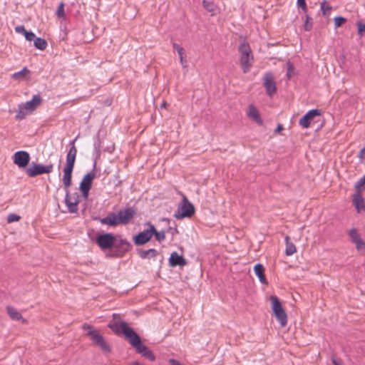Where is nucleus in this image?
<instances>
[{"mask_svg":"<svg viewBox=\"0 0 365 365\" xmlns=\"http://www.w3.org/2000/svg\"><path fill=\"white\" fill-rule=\"evenodd\" d=\"M99 147H100V146H99V145H98V144H97V143H95V144H94V148H95V149H96V150L99 149Z\"/></svg>","mask_w":365,"mask_h":365,"instance_id":"nucleus-48","label":"nucleus"},{"mask_svg":"<svg viewBox=\"0 0 365 365\" xmlns=\"http://www.w3.org/2000/svg\"><path fill=\"white\" fill-rule=\"evenodd\" d=\"M96 177L94 171L86 174L80 183V190L85 200L88 198L89 191L92 186V182Z\"/></svg>","mask_w":365,"mask_h":365,"instance_id":"nucleus-10","label":"nucleus"},{"mask_svg":"<svg viewBox=\"0 0 365 365\" xmlns=\"http://www.w3.org/2000/svg\"><path fill=\"white\" fill-rule=\"evenodd\" d=\"M180 61L183 68L187 67V61L185 58V55L183 56H179Z\"/></svg>","mask_w":365,"mask_h":365,"instance_id":"nucleus-41","label":"nucleus"},{"mask_svg":"<svg viewBox=\"0 0 365 365\" xmlns=\"http://www.w3.org/2000/svg\"><path fill=\"white\" fill-rule=\"evenodd\" d=\"M352 202L358 212L365 210V202L361 193L354 192L352 197Z\"/></svg>","mask_w":365,"mask_h":365,"instance_id":"nucleus-17","label":"nucleus"},{"mask_svg":"<svg viewBox=\"0 0 365 365\" xmlns=\"http://www.w3.org/2000/svg\"><path fill=\"white\" fill-rule=\"evenodd\" d=\"M240 62L244 73L249 72L254 63V56L247 42L242 41L238 47Z\"/></svg>","mask_w":365,"mask_h":365,"instance_id":"nucleus-4","label":"nucleus"},{"mask_svg":"<svg viewBox=\"0 0 365 365\" xmlns=\"http://www.w3.org/2000/svg\"><path fill=\"white\" fill-rule=\"evenodd\" d=\"M20 218V216H19L18 215L11 213L8 215L7 221L8 222L11 223L19 221Z\"/></svg>","mask_w":365,"mask_h":365,"instance_id":"nucleus-35","label":"nucleus"},{"mask_svg":"<svg viewBox=\"0 0 365 365\" xmlns=\"http://www.w3.org/2000/svg\"><path fill=\"white\" fill-rule=\"evenodd\" d=\"M34 46L41 51L46 49L47 46V42L44 38H36L34 41Z\"/></svg>","mask_w":365,"mask_h":365,"instance_id":"nucleus-26","label":"nucleus"},{"mask_svg":"<svg viewBox=\"0 0 365 365\" xmlns=\"http://www.w3.org/2000/svg\"><path fill=\"white\" fill-rule=\"evenodd\" d=\"M334 26L335 27H339L345 22H346V19L341 16H336L334 19Z\"/></svg>","mask_w":365,"mask_h":365,"instance_id":"nucleus-31","label":"nucleus"},{"mask_svg":"<svg viewBox=\"0 0 365 365\" xmlns=\"http://www.w3.org/2000/svg\"><path fill=\"white\" fill-rule=\"evenodd\" d=\"M357 26H358V33L360 35H362L363 34H364L365 33V24L359 21L357 24Z\"/></svg>","mask_w":365,"mask_h":365,"instance_id":"nucleus-40","label":"nucleus"},{"mask_svg":"<svg viewBox=\"0 0 365 365\" xmlns=\"http://www.w3.org/2000/svg\"><path fill=\"white\" fill-rule=\"evenodd\" d=\"M354 243L356 245L357 250H359L365 249V242H364V240L361 238H360L357 241H354Z\"/></svg>","mask_w":365,"mask_h":365,"instance_id":"nucleus-36","label":"nucleus"},{"mask_svg":"<svg viewBox=\"0 0 365 365\" xmlns=\"http://www.w3.org/2000/svg\"><path fill=\"white\" fill-rule=\"evenodd\" d=\"M24 36H25L26 39L29 41H34L35 39L36 38L35 34L32 31H27L25 34Z\"/></svg>","mask_w":365,"mask_h":365,"instance_id":"nucleus-37","label":"nucleus"},{"mask_svg":"<svg viewBox=\"0 0 365 365\" xmlns=\"http://www.w3.org/2000/svg\"><path fill=\"white\" fill-rule=\"evenodd\" d=\"M285 242H286L285 254L287 256H291L296 252V251H297L296 247L294 245V243L290 242V238L288 235H287L285 237Z\"/></svg>","mask_w":365,"mask_h":365,"instance_id":"nucleus-23","label":"nucleus"},{"mask_svg":"<svg viewBox=\"0 0 365 365\" xmlns=\"http://www.w3.org/2000/svg\"><path fill=\"white\" fill-rule=\"evenodd\" d=\"M173 49L178 52V56L185 55V50L180 45L173 43Z\"/></svg>","mask_w":365,"mask_h":365,"instance_id":"nucleus-32","label":"nucleus"},{"mask_svg":"<svg viewBox=\"0 0 365 365\" xmlns=\"http://www.w3.org/2000/svg\"><path fill=\"white\" fill-rule=\"evenodd\" d=\"M82 329L86 331V335L90 337L93 343L99 346L103 351L106 353L110 351V346L97 329L88 324H83Z\"/></svg>","mask_w":365,"mask_h":365,"instance_id":"nucleus-5","label":"nucleus"},{"mask_svg":"<svg viewBox=\"0 0 365 365\" xmlns=\"http://www.w3.org/2000/svg\"><path fill=\"white\" fill-rule=\"evenodd\" d=\"M263 85L266 89V93L269 97L276 93L277 86L274 77L271 73H266L263 77Z\"/></svg>","mask_w":365,"mask_h":365,"instance_id":"nucleus-13","label":"nucleus"},{"mask_svg":"<svg viewBox=\"0 0 365 365\" xmlns=\"http://www.w3.org/2000/svg\"><path fill=\"white\" fill-rule=\"evenodd\" d=\"M30 73V71L26 67H24L20 71L13 73L11 77L16 81H24L29 78Z\"/></svg>","mask_w":365,"mask_h":365,"instance_id":"nucleus-21","label":"nucleus"},{"mask_svg":"<svg viewBox=\"0 0 365 365\" xmlns=\"http://www.w3.org/2000/svg\"><path fill=\"white\" fill-rule=\"evenodd\" d=\"M30 158L29 153L24 150L17 151L13 155L14 163L19 168H26L30 161Z\"/></svg>","mask_w":365,"mask_h":365,"instance_id":"nucleus-14","label":"nucleus"},{"mask_svg":"<svg viewBox=\"0 0 365 365\" xmlns=\"http://www.w3.org/2000/svg\"><path fill=\"white\" fill-rule=\"evenodd\" d=\"M254 272L262 284H267V280L264 274V268L262 264H255L254 267Z\"/></svg>","mask_w":365,"mask_h":365,"instance_id":"nucleus-18","label":"nucleus"},{"mask_svg":"<svg viewBox=\"0 0 365 365\" xmlns=\"http://www.w3.org/2000/svg\"><path fill=\"white\" fill-rule=\"evenodd\" d=\"M167 232L170 233L172 235H175L177 233H178V229L176 227H168Z\"/></svg>","mask_w":365,"mask_h":365,"instance_id":"nucleus-42","label":"nucleus"},{"mask_svg":"<svg viewBox=\"0 0 365 365\" xmlns=\"http://www.w3.org/2000/svg\"><path fill=\"white\" fill-rule=\"evenodd\" d=\"M354 187L355 192L361 193L365 190V175L355 183Z\"/></svg>","mask_w":365,"mask_h":365,"instance_id":"nucleus-25","label":"nucleus"},{"mask_svg":"<svg viewBox=\"0 0 365 365\" xmlns=\"http://www.w3.org/2000/svg\"><path fill=\"white\" fill-rule=\"evenodd\" d=\"M167 103L165 102H163L162 104H161V108H165Z\"/></svg>","mask_w":365,"mask_h":365,"instance_id":"nucleus-49","label":"nucleus"},{"mask_svg":"<svg viewBox=\"0 0 365 365\" xmlns=\"http://www.w3.org/2000/svg\"><path fill=\"white\" fill-rule=\"evenodd\" d=\"M283 129V126L282 124H279L276 128V130H274V133H279Z\"/></svg>","mask_w":365,"mask_h":365,"instance_id":"nucleus-45","label":"nucleus"},{"mask_svg":"<svg viewBox=\"0 0 365 365\" xmlns=\"http://www.w3.org/2000/svg\"><path fill=\"white\" fill-rule=\"evenodd\" d=\"M247 115L252 120H254L259 125L262 124V120L260 118L259 111L253 105L249 106Z\"/></svg>","mask_w":365,"mask_h":365,"instance_id":"nucleus-19","label":"nucleus"},{"mask_svg":"<svg viewBox=\"0 0 365 365\" xmlns=\"http://www.w3.org/2000/svg\"><path fill=\"white\" fill-rule=\"evenodd\" d=\"M121 244L122 245H128L129 244L127 242L126 240H121Z\"/></svg>","mask_w":365,"mask_h":365,"instance_id":"nucleus-47","label":"nucleus"},{"mask_svg":"<svg viewBox=\"0 0 365 365\" xmlns=\"http://www.w3.org/2000/svg\"><path fill=\"white\" fill-rule=\"evenodd\" d=\"M70 196L72 197V198H74L76 200H78L79 201L80 200V195L78 192H73V193H70Z\"/></svg>","mask_w":365,"mask_h":365,"instance_id":"nucleus-44","label":"nucleus"},{"mask_svg":"<svg viewBox=\"0 0 365 365\" xmlns=\"http://www.w3.org/2000/svg\"><path fill=\"white\" fill-rule=\"evenodd\" d=\"M320 9L321 11H322L323 16H327L330 14L331 6L324 1L321 3Z\"/></svg>","mask_w":365,"mask_h":365,"instance_id":"nucleus-27","label":"nucleus"},{"mask_svg":"<svg viewBox=\"0 0 365 365\" xmlns=\"http://www.w3.org/2000/svg\"><path fill=\"white\" fill-rule=\"evenodd\" d=\"M313 19L309 16H306V21L304 25V29L306 31H309L312 29Z\"/></svg>","mask_w":365,"mask_h":365,"instance_id":"nucleus-28","label":"nucleus"},{"mask_svg":"<svg viewBox=\"0 0 365 365\" xmlns=\"http://www.w3.org/2000/svg\"><path fill=\"white\" fill-rule=\"evenodd\" d=\"M297 6L301 8L304 12L307 11V6L305 0H297Z\"/></svg>","mask_w":365,"mask_h":365,"instance_id":"nucleus-38","label":"nucleus"},{"mask_svg":"<svg viewBox=\"0 0 365 365\" xmlns=\"http://www.w3.org/2000/svg\"><path fill=\"white\" fill-rule=\"evenodd\" d=\"M115 237L111 233H104L98 235L96 243L102 250H106L113 247Z\"/></svg>","mask_w":365,"mask_h":365,"instance_id":"nucleus-12","label":"nucleus"},{"mask_svg":"<svg viewBox=\"0 0 365 365\" xmlns=\"http://www.w3.org/2000/svg\"><path fill=\"white\" fill-rule=\"evenodd\" d=\"M349 237L351 239V241L354 242V241H357L361 238L360 235L358 234L357 230L355 228L351 229L349 231Z\"/></svg>","mask_w":365,"mask_h":365,"instance_id":"nucleus-29","label":"nucleus"},{"mask_svg":"<svg viewBox=\"0 0 365 365\" xmlns=\"http://www.w3.org/2000/svg\"><path fill=\"white\" fill-rule=\"evenodd\" d=\"M138 254L142 259H150L155 257L158 255V252L155 249L140 250Z\"/></svg>","mask_w":365,"mask_h":365,"instance_id":"nucleus-22","label":"nucleus"},{"mask_svg":"<svg viewBox=\"0 0 365 365\" xmlns=\"http://www.w3.org/2000/svg\"><path fill=\"white\" fill-rule=\"evenodd\" d=\"M153 235H155L156 240L158 242H162L165 238V231H157L155 230V232H153Z\"/></svg>","mask_w":365,"mask_h":365,"instance_id":"nucleus-30","label":"nucleus"},{"mask_svg":"<svg viewBox=\"0 0 365 365\" xmlns=\"http://www.w3.org/2000/svg\"><path fill=\"white\" fill-rule=\"evenodd\" d=\"M202 6L205 10L211 13L212 16L215 14L216 6L213 2L203 0Z\"/></svg>","mask_w":365,"mask_h":365,"instance_id":"nucleus-24","label":"nucleus"},{"mask_svg":"<svg viewBox=\"0 0 365 365\" xmlns=\"http://www.w3.org/2000/svg\"><path fill=\"white\" fill-rule=\"evenodd\" d=\"M155 232V227L153 225H149L148 229L139 232L133 238V241L136 245H143L150 240Z\"/></svg>","mask_w":365,"mask_h":365,"instance_id":"nucleus-11","label":"nucleus"},{"mask_svg":"<svg viewBox=\"0 0 365 365\" xmlns=\"http://www.w3.org/2000/svg\"><path fill=\"white\" fill-rule=\"evenodd\" d=\"M321 115V112L318 109H312L309 110L300 120L299 124L304 128H307L309 127L312 121L314 118L316 116H319Z\"/></svg>","mask_w":365,"mask_h":365,"instance_id":"nucleus-15","label":"nucleus"},{"mask_svg":"<svg viewBox=\"0 0 365 365\" xmlns=\"http://www.w3.org/2000/svg\"><path fill=\"white\" fill-rule=\"evenodd\" d=\"M332 363L334 365H340L339 363L335 359H332Z\"/></svg>","mask_w":365,"mask_h":365,"instance_id":"nucleus-46","label":"nucleus"},{"mask_svg":"<svg viewBox=\"0 0 365 365\" xmlns=\"http://www.w3.org/2000/svg\"><path fill=\"white\" fill-rule=\"evenodd\" d=\"M41 97L38 95H34L31 101L19 106V111L16 114V118L22 119L26 114L33 111L41 103Z\"/></svg>","mask_w":365,"mask_h":365,"instance_id":"nucleus-8","label":"nucleus"},{"mask_svg":"<svg viewBox=\"0 0 365 365\" xmlns=\"http://www.w3.org/2000/svg\"><path fill=\"white\" fill-rule=\"evenodd\" d=\"M135 210L133 207H129L119 210L117 213H110L106 217L100 219L103 225L115 227L118 225H127L135 216Z\"/></svg>","mask_w":365,"mask_h":365,"instance_id":"nucleus-3","label":"nucleus"},{"mask_svg":"<svg viewBox=\"0 0 365 365\" xmlns=\"http://www.w3.org/2000/svg\"><path fill=\"white\" fill-rule=\"evenodd\" d=\"M63 7H64L63 4L61 3L59 4V6H58V8H57L56 15L59 18H63L65 16L64 8Z\"/></svg>","mask_w":365,"mask_h":365,"instance_id":"nucleus-33","label":"nucleus"},{"mask_svg":"<svg viewBox=\"0 0 365 365\" xmlns=\"http://www.w3.org/2000/svg\"><path fill=\"white\" fill-rule=\"evenodd\" d=\"M169 264L171 267H182L187 264V262L182 255H179L176 252H173L169 258Z\"/></svg>","mask_w":365,"mask_h":365,"instance_id":"nucleus-16","label":"nucleus"},{"mask_svg":"<svg viewBox=\"0 0 365 365\" xmlns=\"http://www.w3.org/2000/svg\"><path fill=\"white\" fill-rule=\"evenodd\" d=\"M76 139L70 143L71 148L66 155V166L63 169V184L65 190V204L70 213H76L78 210V200L70 196L69 187L71 185L72 172L77 155V148L75 146Z\"/></svg>","mask_w":365,"mask_h":365,"instance_id":"nucleus-1","label":"nucleus"},{"mask_svg":"<svg viewBox=\"0 0 365 365\" xmlns=\"http://www.w3.org/2000/svg\"><path fill=\"white\" fill-rule=\"evenodd\" d=\"M15 31L18 34H22L24 36H25V34L27 32L23 25L16 26Z\"/></svg>","mask_w":365,"mask_h":365,"instance_id":"nucleus-39","label":"nucleus"},{"mask_svg":"<svg viewBox=\"0 0 365 365\" xmlns=\"http://www.w3.org/2000/svg\"><path fill=\"white\" fill-rule=\"evenodd\" d=\"M359 157L362 160H365V147L360 150Z\"/></svg>","mask_w":365,"mask_h":365,"instance_id":"nucleus-43","label":"nucleus"},{"mask_svg":"<svg viewBox=\"0 0 365 365\" xmlns=\"http://www.w3.org/2000/svg\"><path fill=\"white\" fill-rule=\"evenodd\" d=\"M270 301L272 304V309L277 320L279 322L281 327H285L287 324V315L282 308L278 297L276 296H271Z\"/></svg>","mask_w":365,"mask_h":365,"instance_id":"nucleus-7","label":"nucleus"},{"mask_svg":"<svg viewBox=\"0 0 365 365\" xmlns=\"http://www.w3.org/2000/svg\"><path fill=\"white\" fill-rule=\"evenodd\" d=\"M53 166L52 164L43 165L32 163L29 168L26 169V175L30 178H34L44 173L48 174L53 171Z\"/></svg>","mask_w":365,"mask_h":365,"instance_id":"nucleus-9","label":"nucleus"},{"mask_svg":"<svg viewBox=\"0 0 365 365\" xmlns=\"http://www.w3.org/2000/svg\"><path fill=\"white\" fill-rule=\"evenodd\" d=\"M108 327L116 334H123L138 354L151 361L155 359L153 352L145 345L142 344L139 335L128 326L127 322L123 321L113 322L110 323Z\"/></svg>","mask_w":365,"mask_h":365,"instance_id":"nucleus-2","label":"nucleus"},{"mask_svg":"<svg viewBox=\"0 0 365 365\" xmlns=\"http://www.w3.org/2000/svg\"><path fill=\"white\" fill-rule=\"evenodd\" d=\"M287 76L288 78L289 79L294 75V68L293 65L289 61L287 62Z\"/></svg>","mask_w":365,"mask_h":365,"instance_id":"nucleus-34","label":"nucleus"},{"mask_svg":"<svg viewBox=\"0 0 365 365\" xmlns=\"http://www.w3.org/2000/svg\"><path fill=\"white\" fill-rule=\"evenodd\" d=\"M6 311L10 318L14 321L22 320V323H25L26 320L23 319L21 314L14 307L7 306Z\"/></svg>","mask_w":365,"mask_h":365,"instance_id":"nucleus-20","label":"nucleus"},{"mask_svg":"<svg viewBox=\"0 0 365 365\" xmlns=\"http://www.w3.org/2000/svg\"><path fill=\"white\" fill-rule=\"evenodd\" d=\"M182 197L181 203L178 205L177 210L174 213V217L178 220L190 217L195 212L193 205L189 202L185 195Z\"/></svg>","mask_w":365,"mask_h":365,"instance_id":"nucleus-6","label":"nucleus"}]
</instances>
